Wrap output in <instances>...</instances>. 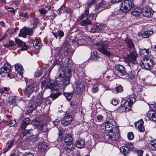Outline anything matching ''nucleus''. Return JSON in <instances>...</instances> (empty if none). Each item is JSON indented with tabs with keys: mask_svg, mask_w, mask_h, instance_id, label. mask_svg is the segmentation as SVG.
I'll list each match as a JSON object with an SVG mask.
<instances>
[{
	"mask_svg": "<svg viewBox=\"0 0 156 156\" xmlns=\"http://www.w3.org/2000/svg\"><path fill=\"white\" fill-rule=\"evenodd\" d=\"M138 56V54L135 51L130 52L127 56V61L128 65L131 67L133 70L136 71L138 69V64L136 62V58Z\"/></svg>",
	"mask_w": 156,
	"mask_h": 156,
	"instance_id": "nucleus-3",
	"label": "nucleus"
},
{
	"mask_svg": "<svg viewBox=\"0 0 156 156\" xmlns=\"http://www.w3.org/2000/svg\"><path fill=\"white\" fill-rule=\"evenodd\" d=\"M108 5V2L103 1L99 4V9L102 10L105 9L107 8Z\"/></svg>",
	"mask_w": 156,
	"mask_h": 156,
	"instance_id": "nucleus-34",
	"label": "nucleus"
},
{
	"mask_svg": "<svg viewBox=\"0 0 156 156\" xmlns=\"http://www.w3.org/2000/svg\"><path fill=\"white\" fill-rule=\"evenodd\" d=\"M89 9H86L84 13L79 16L77 20L79 22V24L82 26H86L90 25L92 23L91 21L89 19L88 16H87L85 20H83L89 14Z\"/></svg>",
	"mask_w": 156,
	"mask_h": 156,
	"instance_id": "nucleus-5",
	"label": "nucleus"
},
{
	"mask_svg": "<svg viewBox=\"0 0 156 156\" xmlns=\"http://www.w3.org/2000/svg\"><path fill=\"white\" fill-rule=\"evenodd\" d=\"M48 148L47 144L45 142L40 143L38 146V149L41 151L46 150Z\"/></svg>",
	"mask_w": 156,
	"mask_h": 156,
	"instance_id": "nucleus-36",
	"label": "nucleus"
},
{
	"mask_svg": "<svg viewBox=\"0 0 156 156\" xmlns=\"http://www.w3.org/2000/svg\"><path fill=\"white\" fill-rule=\"evenodd\" d=\"M73 94V92H71L64 93V94L67 100L68 101H69L72 98Z\"/></svg>",
	"mask_w": 156,
	"mask_h": 156,
	"instance_id": "nucleus-41",
	"label": "nucleus"
},
{
	"mask_svg": "<svg viewBox=\"0 0 156 156\" xmlns=\"http://www.w3.org/2000/svg\"><path fill=\"white\" fill-rule=\"evenodd\" d=\"M75 41V43L76 42L78 45H83L85 42V39L83 38L81 36L78 37L77 39H76Z\"/></svg>",
	"mask_w": 156,
	"mask_h": 156,
	"instance_id": "nucleus-35",
	"label": "nucleus"
},
{
	"mask_svg": "<svg viewBox=\"0 0 156 156\" xmlns=\"http://www.w3.org/2000/svg\"><path fill=\"white\" fill-rule=\"evenodd\" d=\"M46 83V81L45 80H44L42 81L41 83V88L42 89H43V87H44L45 84Z\"/></svg>",
	"mask_w": 156,
	"mask_h": 156,
	"instance_id": "nucleus-63",
	"label": "nucleus"
},
{
	"mask_svg": "<svg viewBox=\"0 0 156 156\" xmlns=\"http://www.w3.org/2000/svg\"><path fill=\"white\" fill-rule=\"evenodd\" d=\"M70 144H67L66 151L67 153H69L71 152L74 149L75 144L70 143Z\"/></svg>",
	"mask_w": 156,
	"mask_h": 156,
	"instance_id": "nucleus-32",
	"label": "nucleus"
},
{
	"mask_svg": "<svg viewBox=\"0 0 156 156\" xmlns=\"http://www.w3.org/2000/svg\"><path fill=\"white\" fill-rule=\"evenodd\" d=\"M98 84H94L92 88V92L93 93H95L98 91Z\"/></svg>",
	"mask_w": 156,
	"mask_h": 156,
	"instance_id": "nucleus-47",
	"label": "nucleus"
},
{
	"mask_svg": "<svg viewBox=\"0 0 156 156\" xmlns=\"http://www.w3.org/2000/svg\"><path fill=\"white\" fill-rule=\"evenodd\" d=\"M106 130L108 131L117 132L119 131V128L116 126V122L112 119H109L105 122Z\"/></svg>",
	"mask_w": 156,
	"mask_h": 156,
	"instance_id": "nucleus-7",
	"label": "nucleus"
},
{
	"mask_svg": "<svg viewBox=\"0 0 156 156\" xmlns=\"http://www.w3.org/2000/svg\"><path fill=\"white\" fill-rule=\"evenodd\" d=\"M10 65L5 64L3 67L0 68V75L2 73H8L10 72Z\"/></svg>",
	"mask_w": 156,
	"mask_h": 156,
	"instance_id": "nucleus-26",
	"label": "nucleus"
},
{
	"mask_svg": "<svg viewBox=\"0 0 156 156\" xmlns=\"http://www.w3.org/2000/svg\"><path fill=\"white\" fill-rule=\"evenodd\" d=\"M69 54V49L68 48H66L64 50V54L65 56H67Z\"/></svg>",
	"mask_w": 156,
	"mask_h": 156,
	"instance_id": "nucleus-59",
	"label": "nucleus"
},
{
	"mask_svg": "<svg viewBox=\"0 0 156 156\" xmlns=\"http://www.w3.org/2000/svg\"><path fill=\"white\" fill-rule=\"evenodd\" d=\"M137 154L139 156H142L143 154V151L142 150H139L137 151Z\"/></svg>",
	"mask_w": 156,
	"mask_h": 156,
	"instance_id": "nucleus-61",
	"label": "nucleus"
},
{
	"mask_svg": "<svg viewBox=\"0 0 156 156\" xmlns=\"http://www.w3.org/2000/svg\"><path fill=\"white\" fill-rule=\"evenodd\" d=\"M150 147L152 151H156V139L150 141Z\"/></svg>",
	"mask_w": 156,
	"mask_h": 156,
	"instance_id": "nucleus-38",
	"label": "nucleus"
},
{
	"mask_svg": "<svg viewBox=\"0 0 156 156\" xmlns=\"http://www.w3.org/2000/svg\"><path fill=\"white\" fill-rule=\"evenodd\" d=\"M136 99L134 94L130 95L126 100L122 99L121 106L117 109L118 112L122 113L129 110L132 105L135 102Z\"/></svg>",
	"mask_w": 156,
	"mask_h": 156,
	"instance_id": "nucleus-2",
	"label": "nucleus"
},
{
	"mask_svg": "<svg viewBox=\"0 0 156 156\" xmlns=\"http://www.w3.org/2000/svg\"><path fill=\"white\" fill-rule=\"evenodd\" d=\"M106 124L105 123H103L101 127V129L102 132H104L106 130Z\"/></svg>",
	"mask_w": 156,
	"mask_h": 156,
	"instance_id": "nucleus-57",
	"label": "nucleus"
},
{
	"mask_svg": "<svg viewBox=\"0 0 156 156\" xmlns=\"http://www.w3.org/2000/svg\"><path fill=\"white\" fill-rule=\"evenodd\" d=\"M147 115L150 120L153 121H156V112L155 111H149Z\"/></svg>",
	"mask_w": 156,
	"mask_h": 156,
	"instance_id": "nucleus-24",
	"label": "nucleus"
},
{
	"mask_svg": "<svg viewBox=\"0 0 156 156\" xmlns=\"http://www.w3.org/2000/svg\"><path fill=\"white\" fill-rule=\"evenodd\" d=\"M44 126L43 129V132H45L48 131V127L46 125H44Z\"/></svg>",
	"mask_w": 156,
	"mask_h": 156,
	"instance_id": "nucleus-64",
	"label": "nucleus"
},
{
	"mask_svg": "<svg viewBox=\"0 0 156 156\" xmlns=\"http://www.w3.org/2000/svg\"><path fill=\"white\" fill-rule=\"evenodd\" d=\"M142 13L141 9L136 8L131 12V14L135 16H138L140 15Z\"/></svg>",
	"mask_w": 156,
	"mask_h": 156,
	"instance_id": "nucleus-37",
	"label": "nucleus"
},
{
	"mask_svg": "<svg viewBox=\"0 0 156 156\" xmlns=\"http://www.w3.org/2000/svg\"><path fill=\"white\" fill-rule=\"evenodd\" d=\"M112 104L114 105H116L118 103V101L116 99H113L111 102Z\"/></svg>",
	"mask_w": 156,
	"mask_h": 156,
	"instance_id": "nucleus-55",
	"label": "nucleus"
},
{
	"mask_svg": "<svg viewBox=\"0 0 156 156\" xmlns=\"http://www.w3.org/2000/svg\"><path fill=\"white\" fill-rule=\"evenodd\" d=\"M16 43L19 47H21L20 50L21 51H25L27 50L28 46L26 45L25 42H23L19 39H16L15 40V43L14 41H10V47L16 45Z\"/></svg>",
	"mask_w": 156,
	"mask_h": 156,
	"instance_id": "nucleus-12",
	"label": "nucleus"
},
{
	"mask_svg": "<svg viewBox=\"0 0 156 156\" xmlns=\"http://www.w3.org/2000/svg\"><path fill=\"white\" fill-rule=\"evenodd\" d=\"M65 12L67 13H71L72 12V11L70 9H68L65 7Z\"/></svg>",
	"mask_w": 156,
	"mask_h": 156,
	"instance_id": "nucleus-62",
	"label": "nucleus"
},
{
	"mask_svg": "<svg viewBox=\"0 0 156 156\" xmlns=\"http://www.w3.org/2000/svg\"><path fill=\"white\" fill-rule=\"evenodd\" d=\"M85 141L81 139L78 140L76 142V144L77 148H81L83 147L85 145Z\"/></svg>",
	"mask_w": 156,
	"mask_h": 156,
	"instance_id": "nucleus-31",
	"label": "nucleus"
},
{
	"mask_svg": "<svg viewBox=\"0 0 156 156\" xmlns=\"http://www.w3.org/2000/svg\"><path fill=\"white\" fill-rule=\"evenodd\" d=\"M95 45L97 46V49L101 53L107 55L108 57H111L113 55L110 51L108 48V43L107 42L101 43H96Z\"/></svg>",
	"mask_w": 156,
	"mask_h": 156,
	"instance_id": "nucleus-4",
	"label": "nucleus"
},
{
	"mask_svg": "<svg viewBox=\"0 0 156 156\" xmlns=\"http://www.w3.org/2000/svg\"><path fill=\"white\" fill-rule=\"evenodd\" d=\"M11 100V101H10V104L11 103V104L13 106L16 105V97L14 96L12 97V99Z\"/></svg>",
	"mask_w": 156,
	"mask_h": 156,
	"instance_id": "nucleus-49",
	"label": "nucleus"
},
{
	"mask_svg": "<svg viewBox=\"0 0 156 156\" xmlns=\"http://www.w3.org/2000/svg\"><path fill=\"white\" fill-rule=\"evenodd\" d=\"M64 65L65 66V67L63 71V77L57 78L56 80V85L62 89H64L66 85L69 83L72 75L71 73L74 69L73 65L69 58L65 60Z\"/></svg>",
	"mask_w": 156,
	"mask_h": 156,
	"instance_id": "nucleus-1",
	"label": "nucleus"
},
{
	"mask_svg": "<svg viewBox=\"0 0 156 156\" xmlns=\"http://www.w3.org/2000/svg\"><path fill=\"white\" fill-rule=\"evenodd\" d=\"M64 140L66 145H67V144H71L70 143L75 144L73 141V138L70 135H66L65 137Z\"/></svg>",
	"mask_w": 156,
	"mask_h": 156,
	"instance_id": "nucleus-30",
	"label": "nucleus"
},
{
	"mask_svg": "<svg viewBox=\"0 0 156 156\" xmlns=\"http://www.w3.org/2000/svg\"><path fill=\"white\" fill-rule=\"evenodd\" d=\"M134 6L133 2L131 0H125L122 2L120 6V9L123 13L128 12Z\"/></svg>",
	"mask_w": 156,
	"mask_h": 156,
	"instance_id": "nucleus-6",
	"label": "nucleus"
},
{
	"mask_svg": "<svg viewBox=\"0 0 156 156\" xmlns=\"http://www.w3.org/2000/svg\"><path fill=\"white\" fill-rule=\"evenodd\" d=\"M37 99L39 101H42L45 98L43 97V93L41 92L39 93L37 96Z\"/></svg>",
	"mask_w": 156,
	"mask_h": 156,
	"instance_id": "nucleus-48",
	"label": "nucleus"
},
{
	"mask_svg": "<svg viewBox=\"0 0 156 156\" xmlns=\"http://www.w3.org/2000/svg\"><path fill=\"white\" fill-rule=\"evenodd\" d=\"M104 28V25H98L96 27L92 28L90 30V32L92 33H99L102 31Z\"/></svg>",
	"mask_w": 156,
	"mask_h": 156,
	"instance_id": "nucleus-23",
	"label": "nucleus"
},
{
	"mask_svg": "<svg viewBox=\"0 0 156 156\" xmlns=\"http://www.w3.org/2000/svg\"><path fill=\"white\" fill-rule=\"evenodd\" d=\"M61 94V93L59 92L52 93L51 95V97L52 98L53 100H54L58 98Z\"/></svg>",
	"mask_w": 156,
	"mask_h": 156,
	"instance_id": "nucleus-43",
	"label": "nucleus"
},
{
	"mask_svg": "<svg viewBox=\"0 0 156 156\" xmlns=\"http://www.w3.org/2000/svg\"><path fill=\"white\" fill-rule=\"evenodd\" d=\"M153 33V31L152 30H147L143 33L142 35V36L144 38H147L150 36Z\"/></svg>",
	"mask_w": 156,
	"mask_h": 156,
	"instance_id": "nucleus-39",
	"label": "nucleus"
},
{
	"mask_svg": "<svg viewBox=\"0 0 156 156\" xmlns=\"http://www.w3.org/2000/svg\"><path fill=\"white\" fill-rule=\"evenodd\" d=\"M111 134H106L104 136V137L105 140L107 141H113L116 140L118 139L119 136L118 132H110Z\"/></svg>",
	"mask_w": 156,
	"mask_h": 156,
	"instance_id": "nucleus-11",
	"label": "nucleus"
},
{
	"mask_svg": "<svg viewBox=\"0 0 156 156\" xmlns=\"http://www.w3.org/2000/svg\"><path fill=\"white\" fill-rule=\"evenodd\" d=\"M39 12L41 14H44L47 11L44 9H41L39 10Z\"/></svg>",
	"mask_w": 156,
	"mask_h": 156,
	"instance_id": "nucleus-56",
	"label": "nucleus"
},
{
	"mask_svg": "<svg viewBox=\"0 0 156 156\" xmlns=\"http://www.w3.org/2000/svg\"><path fill=\"white\" fill-rule=\"evenodd\" d=\"M151 54L148 49L145 48L141 49L139 51V55L146 58H148V57Z\"/></svg>",
	"mask_w": 156,
	"mask_h": 156,
	"instance_id": "nucleus-22",
	"label": "nucleus"
},
{
	"mask_svg": "<svg viewBox=\"0 0 156 156\" xmlns=\"http://www.w3.org/2000/svg\"><path fill=\"white\" fill-rule=\"evenodd\" d=\"M35 87L37 89L39 88L38 83L34 82L28 85L24 91L25 95L27 97H29L30 95L33 92Z\"/></svg>",
	"mask_w": 156,
	"mask_h": 156,
	"instance_id": "nucleus-10",
	"label": "nucleus"
},
{
	"mask_svg": "<svg viewBox=\"0 0 156 156\" xmlns=\"http://www.w3.org/2000/svg\"><path fill=\"white\" fill-rule=\"evenodd\" d=\"M20 16L23 17L25 18H27L28 17V15L27 12H21L20 13Z\"/></svg>",
	"mask_w": 156,
	"mask_h": 156,
	"instance_id": "nucleus-54",
	"label": "nucleus"
},
{
	"mask_svg": "<svg viewBox=\"0 0 156 156\" xmlns=\"http://www.w3.org/2000/svg\"><path fill=\"white\" fill-rule=\"evenodd\" d=\"M34 154L32 153H28L23 155L22 156H34Z\"/></svg>",
	"mask_w": 156,
	"mask_h": 156,
	"instance_id": "nucleus-60",
	"label": "nucleus"
},
{
	"mask_svg": "<svg viewBox=\"0 0 156 156\" xmlns=\"http://www.w3.org/2000/svg\"><path fill=\"white\" fill-rule=\"evenodd\" d=\"M40 120L38 118H36L34 119L32 121V123L33 125L37 126L40 124Z\"/></svg>",
	"mask_w": 156,
	"mask_h": 156,
	"instance_id": "nucleus-45",
	"label": "nucleus"
},
{
	"mask_svg": "<svg viewBox=\"0 0 156 156\" xmlns=\"http://www.w3.org/2000/svg\"><path fill=\"white\" fill-rule=\"evenodd\" d=\"M65 6L64 5H62L60 8L58 9L57 12L59 14H61L62 13V11L65 10Z\"/></svg>",
	"mask_w": 156,
	"mask_h": 156,
	"instance_id": "nucleus-53",
	"label": "nucleus"
},
{
	"mask_svg": "<svg viewBox=\"0 0 156 156\" xmlns=\"http://www.w3.org/2000/svg\"><path fill=\"white\" fill-rule=\"evenodd\" d=\"M99 54L97 52L94 51L91 53V59L97 61L99 58Z\"/></svg>",
	"mask_w": 156,
	"mask_h": 156,
	"instance_id": "nucleus-40",
	"label": "nucleus"
},
{
	"mask_svg": "<svg viewBox=\"0 0 156 156\" xmlns=\"http://www.w3.org/2000/svg\"><path fill=\"white\" fill-rule=\"evenodd\" d=\"M15 68L17 74L15 73V75L13 74V77L15 78L17 80H20L23 77V74L24 72V69L21 65L19 64H16L15 66Z\"/></svg>",
	"mask_w": 156,
	"mask_h": 156,
	"instance_id": "nucleus-9",
	"label": "nucleus"
},
{
	"mask_svg": "<svg viewBox=\"0 0 156 156\" xmlns=\"http://www.w3.org/2000/svg\"><path fill=\"white\" fill-rule=\"evenodd\" d=\"M34 47L36 49H39L41 46V44L40 43V40L37 39L35 38L32 40Z\"/></svg>",
	"mask_w": 156,
	"mask_h": 156,
	"instance_id": "nucleus-25",
	"label": "nucleus"
},
{
	"mask_svg": "<svg viewBox=\"0 0 156 156\" xmlns=\"http://www.w3.org/2000/svg\"><path fill=\"white\" fill-rule=\"evenodd\" d=\"M33 33L32 30L27 27H24L20 30L19 35L25 37L27 35H31Z\"/></svg>",
	"mask_w": 156,
	"mask_h": 156,
	"instance_id": "nucleus-16",
	"label": "nucleus"
},
{
	"mask_svg": "<svg viewBox=\"0 0 156 156\" xmlns=\"http://www.w3.org/2000/svg\"><path fill=\"white\" fill-rule=\"evenodd\" d=\"M31 130V129H27L24 130L22 133V135L23 137L25 136L24 138L30 141H32L33 139V136H29V135L30 134V132Z\"/></svg>",
	"mask_w": 156,
	"mask_h": 156,
	"instance_id": "nucleus-21",
	"label": "nucleus"
},
{
	"mask_svg": "<svg viewBox=\"0 0 156 156\" xmlns=\"http://www.w3.org/2000/svg\"><path fill=\"white\" fill-rule=\"evenodd\" d=\"M73 119V117L70 114H66L61 119V123L64 126H67L71 123Z\"/></svg>",
	"mask_w": 156,
	"mask_h": 156,
	"instance_id": "nucleus-14",
	"label": "nucleus"
},
{
	"mask_svg": "<svg viewBox=\"0 0 156 156\" xmlns=\"http://www.w3.org/2000/svg\"><path fill=\"white\" fill-rule=\"evenodd\" d=\"M44 124H40H40H39L37 126L38 128V129L42 131L43 132V129H44Z\"/></svg>",
	"mask_w": 156,
	"mask_h": 156,
	"instance_id": "nucleus-58",
	"label": "nucleus"
},
{
	"mask_svg": "<svg viewBox=\"0 0 156 156\" xmlns=\"http://www.w3.org/2000/svg\"><path fill=\"white\" fill-rule=\"evenodd\" d=\"M126 75H127V76L129 78L131 79H132L134 78L136 75V73L134 71L132 70L129 72L128 73H127Z\"/></svg>",
	"mask_w": 156,
	"mask_h": 156,
	"instance_id": "nucleus-42",
	"label": "nucleus"
},
{
	"mask_svg": "<svg viewBox=\"0 0 156 156\" xmlns=\"http://www.w3.org/2000/svg\"><path fill=\"white\" fill-rule=\"evenodd\" d=\"M84 87L83 82L81 81H77L76 83L74 90L77 94H80L83 90Z\"/></svg>",
	"mask_w": 156,
	"mask_h": 156,
	"instance_id": "nucleus-15",
	"label": "nucleus"
},
{
	"mask_svg": "<svg viewBox=\"0 0 156 156\" xmlns=\"http://www.w3.org/2000/svg\"><path fill=\"white\" fill-rule=\"evenodd\" d=\"M52 33L57 39L58 37L61 38L63 37L64 35V33L62 30H59L57 32H52Z\"/></svg>",
	"mask_w": 156,
	"mask_h": 156,
	"instance_id": "nucleus-33",
	"label": "nucleus"
},
{
	"mask_svg": "<svg viewBox=\"0 0 156 156\" xmlns=\"http://www.w3.org/2000/svg\"><path fill=\"white\" fill-rule=\"evenodd\" d=\"M143 123L144 121L142 119H140L135 123V126L138 130L140 132H143L145 130Z\"/></svg>",
	"mask_w": 156,
	"mask_h": 156,
	"instance_id": "nucleus-20",
	"label": "nucleus"
},
{
	"mask_svg": "<svg viewBox=\"0 0 156 156\" xmlns=\"http://www.w3.org/2000/svg\"><path fill=\"white\" fill-rule=\"evenodd\" d=\"M128 138L130 140H132L134 138V135L132 132H130L128 133Z\"/></svg>",
	"mask_w": 156,
	"mask_h": 156,
	"instance_id": "nucleus-50",
	"label": "nucleus"
},
{
	"mask_svg": "<svg viewBox=\"0 0 156 156\" xmlns=\"http://www.w3.org/2000/svg\"><path fill=\"white\" fill-rule=\"evenodd\" d=\"M38 104L37 101L33 100L31 101L29 103L27 110L28 112L31 113L34 111L38 106Z\"/></svg>",
	"mask_w": 156,
	"mask_h": 156,
	"instance_id": "nucleus-17",
	"label": "nucleus"
},
{
	"mask_svg": "<svg viewBox=\"0 0 156 156\" xmlns=\"http://www.w3.org/2000/svg\"><path fill=\"white\" fill-rule=\"evenodd\" d=\"M150 110L149 111H156V104H149Z\"/></svg>",
	"mask_w": 156,
	"mask_h": 156,
	"instance_id": "nucleus-46",
	"label": "nucleus"
},
{
	"mask_svg": "<svg viewBox=\"0 0 156 156\" xmlns=\"http://www.w3.org/2000/svg\"><path fill=\"white\" fill-rule=\"evenodd\" d=\"M141 14L144 16H148L151 13L150 8L149 7L144 8L141 9Z\"/></svg>",
	"mask_w": 156,
	"mask_h": 156,
	"instance_id": "nucleus-29",
	"label": "nucleus"
},
{
	"mask_svg": "<svg viewBox=\"0 0 156 156\" xmlns=\"http://www.w3.org/2000/svg\"><path fill=\"white\" fill-rule=\"evenodd\" d=\"M43 72V69H40L35 72L34 76L36 77H39L41 75Z\"/></svg>",
	"mask_w": 156,
	"mask_h": 156,
	"instance_id": "nucleus-44",
	"label": "nucleus"
},
{
	"mask_svg": "<svg viewBox=\"0 0 156 156\" xmlns=\"http://www.w3.org/2000/svg\"><path fill=\"white\" fill-rule=\"evenodd\" d=\"M56 85V81H55L53 80H50L47 83L46 87L52 90Z\"/></svg>",
	"mask_w": 156,
	"mask_h": 156,
	"instance_id": "nucleus-27",
	"label": "nucleus"
},
{
	"mask_svg": "<svg viewBox=\"0 0 156 156\" xmlns=\"http://www.w3.org/2000/svg\"><path fill=\"white\" fill-rule=\"evenodd\" d=\"M133 147V145L132 144H129L127 146H122L120 148V151L123 153L124 155L129 154L130 152V149Z\"/></svg>",
	"mask_w": 156,
	"mask_h": 156,
	"instance_id": "nucleus-18",
	"label": "nucleus"
},
{
	"mask_svg": "<svg viewBox=\"0 0 156 156\" xmlns=\"http://www.w3.org/2000/svg\"><path fill=\"white\" fill-rule=\"evenodd\" d=\"M116 73L119 76L126 75L127 73L125 67L122 65H117L115 66Z\"/></svg>",
	"mask_w": 156,
	"mask_h": 156,
	"instance_id": "nucleus-13",
	"label": "nucleus"
},
{
	"mask_svg": "<svg viewBox=\"0 0 156 156\" xmlns=\"http://www.w3.org/2000/svg\"><path fill=\"white\" fill-rule=\"evenodd\" d=\"M123 90L122 87L121 86H119L116 87V90L117 92L120 93L122 92Z\"/></svg>",
	"mask_w": 156,
	"mask_h": 156,
	"instance_id": "nucleus-51",
	"label": "nucleus"
},
{
	"mask_svg": "<svg viewBox=\"0 0 156 156\" xmlns=\"http://www.w3.org/2000/svg\"><path fill=\"white\" fill-rule=\"evenodd\" d=\"M154 62L150 58H146L139 62L140 66L142 68L148 70H150L153 67Z\"/></svg>",
	"mask_w": 156,
	"mask_h": 156,
	"instance_id": "nucleus-8",
	"label": "nucleus"
},
{
	"mask_svg": "<svg viewBox=\"0 0 156 156\" xmlns=\"http://www.w3.org/2000/svg\"><path fill=\"white\" fill-rule=\"evenodd\" d=\"M125 44L127 47V49L129 50H132L131 52L135 51V52H136V50H135L133 43L131 40L129 38L126 39L125 40Z\"/></svg>",
	"mask_w": 156,
	"mask_h": 156,
	"instance_id": "nucleus-19",
	"label": "nucleus"
},
{
	"mask_svg": "<svg viewBox=\"0 0 156 156\" xmlns=\"http://www.w3.org/2000/svg\"><path fill=\"white\" fill-rule=\"evenodd\" d=\"M30 122V119L28 117L24 119L23 122L21 123L20 127L22 129H25L28 125Z\"/></svg>",
	"mask_w": 156,
	"mask_h": 156,
	"instance_id": "nucleus-28",
	"label": "nucleus"
},
{
	"mask_svg": "<svg viewBox=\"0 0 156 156\" xmlns=\"http://www.w3.org/2000/svg\"><path fill=\"white\" fill-rule=\"evenodd\" d=\"M103 117L102 115H98L96 116L97 121L98 122H102V120L103 119Z\"/></svg>",
	"mask_w": 156,
	"mask_h": 156,
	"instance_id": "nucleus-52",
	"label": "nucleus"
}]
</instances>
